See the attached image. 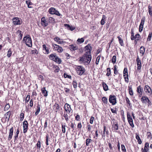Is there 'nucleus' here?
<instances>
[{"label": "nucleus", "mask_w": 152, "mask_h": 152, "mask_svg": "<svg viewBox=\"0 0 152 152\" xmlns=\"http://www.w3.org/2000/svg\"><path fill=\"white\" fill-rule=\"evenodd\" d=\"M91 59V56H85L80 58V61H82L85 65H88L90 63Z\"/></svg>", "instance_id": "obj_1"}, {"label": "nucleus", "mask_w": 152, "mask_h": 152, "mask_svg": "<svg viewBox=\"0 0 152 152\" xmlns=\"http://www.w3.org/2000/svg\"><path fill=\"white\" fill-rule=\"evenodd\" d=\"M23 41L28 47H31L32 46L31 39L29 35H28L24 37L23 38Z\"/></svg>", "instance_id": "obj_2"}, {"label": "nucleus", "mask_w": 152, "mask_h": 152, "mask_svg": "<svg viewBox=\"0 0 152 152\" xmlns=\"http://www.w3.org/2000/svg\"><path fill=\"white\" fill-rule=\"evenodd\" d=\"M76 70L77 73L80 75H82L85 72V71L84 68L81 66H77Z\"/></svg>", "instance_id": "obj_3"}, {"label": "nucleus", "mask_w": 152, "mask_h": 152, "mask_svg": "<svg viewBox=\"0 0 152 152\" xmlns=\"http://www.w3.org/2000/svg\"><path fill=\"white\" fill-rule=\"evenodd\" d=\"M91 45V44H89L85 47V50H88L85 54V56H91V51L92 49V47Z\"/></svg>", "instance_id": "obj_4"}, {"label": "nucleus", "mask_w": 152, "mask_h": 152, "mask_svg": "<svg viewBox=\"0 0 152 152\" xmlns=\"http://www.w3.org/2000/svg\"><path fill=\"white\" fill-rule=\"evenodd\" d=\"M109 100V102L113 105H115L117 103L116 97L114 95H110Z\"/></svg>", "instance_id": "obj_5"}, {"label": "nucleus", "mask_w": 152, "mask_h": 152, "mask_svg": "<svg viewBox=\"0 0 152 152\" xmlns=\"http://www.w3.org/2000/svg\"><path fill=\"white\" fill-rule=\"evenodd\" d=\"M52 46L53 49L57 50L58 52L61 53L63 51V49L62 47L56 44H53Z\"/></svg>", "instance_id": "obj_6"}, {"label": "nucleus", "mask_w": 152, "mask_h": 152, "mask_svg": "<svg viewBox=\"0 0 152 152\" xmlns=\"http://www.w3.org/2000/svg\"><path fill=\"white\" fill-rule=\"evenodd\" d=\"M127 118L128 122L130 124V125L132 127H134V125L133 123V121L132 118L130 114H129L128 113H127Z\"/></svg>", "instance_id": "obj_7"}, {"label": "nucleus", "mask_w": 152, "mask_h": 152, "mask_svg": "<svg viewBox=\"0 0 152 152\" xmlns=\"http://www.w3.org/2000/svg\"><path fill=\"white\" fill-rule=\"evenodd\" d=\"M48 21L45 19V17H43L41 19V23L43 27H45L47 26L48 24Z\"/></svg>", "instance_id": "obj_8"}, {"label": "nucleus", "mask_w": 152, "mask_h": 152, "mask_svg": "<svg viewBox=\"0 0 152 152\" xmlns=\"http://www.w3.org/2000/svg\"><path fill=\"white\" fill-rule=\"evenodd\" d=\"M140 37V35L139 34H136L135 36H134V32L133 30V29H131V39L132 40H133L134 39L136 38H139Z\"/></svg>", "instance_id": "obj_9"}, {"label": "nucleus", "mask_w": 152, "mask_h": 152, "mask_svg": "<svg viewBox=\"0 0 152 152\" xmlns=\"http://www.w3.org/2000/svg\"><path fill=\"white\" fill-rule=\"evenodd\" d=\"M28 127V124L27 121H25L23 122V133L27 132Z\"/></svg>", "instance_id": "obj_10"}, {"label": "nucleus", "mask_w": 152, "mask_h": 152, "mask_svg": "<svg viewBox=\"0 0 152 152\" xmlns=\"http://www.w3.org/2000/svg\"><path fill=\"white\" fill-rule=\"evenodd\" d=\"M136 61L137 69L138 70H140L141 67V61L138 56H137V57Z\"/></svg>", "instance_id": "obj_11"}, {"label": "nucleus", "mask_w": 152, "mask_h": 152, "mask_svg": "<svg viewBox=\"0 0 152 152\" xmlns=\"http://www.w3.org/2000/svg\"><path fill=\"white\" fill-rule=\"evenodd\" d=\"M13 23L15 25H20L21 24L22 22L18 17L14 18L12 19Z\"/></svg>", "instance_id": "obj_12"}, {"label": "nucleus", "mask_w": 152, "mask_h": 152, "mask_svg": "<svg viewBox=\"0 0 152 152\" xmlns=\"http://www.w3.org/2000/svg\"><path fill=\"white\" fill-rule=\"evenodd\" d=\"M64 109L66 112L68 114L70 113L71 110L70 105L67 103L65 104L64 106Z\"/></svg>", "instance_id": "obj_13"}, {"label": "nucleus", "mask_w": 152, "mask_h": 152, "mask_svg": "<svg viewBox=\"0 0 152 152\" xmlns=\"http://www.w3.org/2000/svg\"><path fill=\"white\" fill-rule=\"evenodd\" d=\"M103 134L102 135V138H104L105 135L108 136L109 135V131L107 129H106V126H103Z\"/></svg>", "instance_id": "obj_14"}, {"label": "nucleus", "mask_w": 152, "mask_h": 152, "mask_svg": "<svg viewBox=\"0 0 152 152\" xmlns=\"http://www.w3.org/2000/svg\"><path fill=\"white\" fill-rule=\"evenodd\" d=\"M141 99L143 103H148L149 104L151 103V101L147 97L143 96L142 97Z\"/></svg>", "instance_id": "obj_15"}, {"label": "nucleus", "mask_w": 152, "mask_h": 152, "mask_svg": "<svg viewBox=\"0 0 152 152\" xmlns=\"http://www.w3.org/2000/svg\"><path fill=\"white\" fill-rule=\"evenodd\" d=\"M144 90L145 92L146 93H150L151 94L152 93L151 89V88L148 85H146L145 86Z\"/></svg>", "instance_id": "obj_16"}, {"label": "nucleus", "mask_w": 152, "mask_h": 152, "mask_svg": "<svg viewBox=\"0 0 152 152\" xmlns=\"http://www.w3.org/2000/svg\"><path fill=\"white\" fill-rule=\"evenodd\" d=\"M13 132V128L12 127L10 129L8 140H10L12 138Z\"/></svg>", "instance_id": "obj_17"}, {"label": "nucleus", "mask_w": 152, "mask_h": 152, "mask_svg": "<svg viewBox=\"0 0 152 152\" xmlns=\"http://www.w3.org/2000/svg\"><path fill=\"white\" fill-rule=\"evenodd\" d=\"M53 108L56 112H57L59 109V105L56 103L53 106Z\"/></svg>", "instance_id": "obj_18"}, {"label": "nucleus", "mask_w": 152, "mask_h": 152, "mask_svg": "<svg viewBox=\"0 0 152 152\" xmlns=\"http://www.w3.org/2000/svg\"><path fill=\"white\" fill-rule=\"evenodd\" d=\"M64 26L65 27H67L68 30H70L71 31H73L75 28V27H73L72 26H70L69 24H65Z\"/></svg>", "instance_id": "obj_19"}, {"label": "nucleus", "mask_w": 152, "mask_h": 152, "mask_svg": "<svg viewBox=\"0 0 152 152\" xmlns=\"http://www.w3.org/2000/svg\"><path fill=\"white\" fill-rule=\"evenodd\" d=\"M69 48L71 51H75L78 49V48L76 45H69Z\"/></svg>", "instance_id": "obj_20"}, {"label": "nucleus", "mask_w": 152, "mask_h": 152, "mask_svg": "<svg viewBox=\"0 0 152 152\" xmlns=\"http://www.w3.org/2000/svg\"><path fill=\"white\" fill-rule=\"evenodd\" d=\"M41 90L44 96H47L48 95V91L45 89V87H43L41 89Z\"/></svg>", "instance_id": "obj_21"}, {"label": "nucleus", "mask_w": 152, "mask_h": 152, "mask_svg": "<svg viewBox=\"0 0 152 152\" xmlns=\"http://www.w3.org/2000/svg\"><path fill=\"white\" fill-rule=\"evenodd\" d=\"M56 9L53 8L51 7L49 10L48 12L51 14L54 15L56 12Z\"/></svg>", "instance_id": "obj_22"}, {"label": "nucleus", "mask_w": 152, "mask_h": 152, "mask_svg": "<svg viewBox=\"0 0 152 152\" xmlns=\"http://www.w3.org/2000/svg\"><path fill=\"white\" fill-rule=\"evenodd\" d=\"M57 57L55 54H51L49 56V58L51 60L55 61L56 59V57Z\"/></svg>", "instance_id": "obj_23"}, {"label": "nucleus", "mask_w": 152, "mask_h": 152, "mask_svg": "<svg viewBox=\"0 0 152 152\" xmlns=\"http://www.w3.org/2000/svg\"><path fill=\"white\" fill-rule=\"evenodd\" d=\"M143 91L142 88H141L140 86H139L137 87V92L140 95H142V91Z\"/></svg>", "instance_id": "obj_24"}, {"label": "nucleus", "mask_w": 152, "mask_h": 152, "mask_svg": "<svg viewBox=\"0 0 152 152\" xmlns=\"http://www.w3.org/2000/svg\"><path fill=\"white\" fill-rule=\"evenodd\" d=\"M48 22L54 24L55 22V19L53 18L50 17L48 19Z\"/></svg>", "instance_id": "obj_25"}, {"label": "nucleus", "mask_w": 152, "mask_h": 152, "mask_svg": "<svg viewBox=\"0 0 152 152\" xmlns=\"http://www.w3.org/2000/svg\"><path fill=\"white\" fill-rule=\"evenodd\" d=\"M10 114L11 112L9 111L7 112L6 114H5L4 115L6 118L8 120H9V119Z\"/></svg>", "instance_id": "obj_26"}, {"label": "nucleus", "mask_w": 152, "mask_h": 152, "mask_svg": "<svg viewBox=\"0 0 152 152\" xmlns=\"http://www.w3.org/2000/svg\"><path fill=\"white\" fill-rule=\"evenodd\" d=\"M136 139L137 140V142L139 144H140L142 143V141L140 139V137L139 135L137 134H136Z\"/></svg>", "instance_id": "obj_27"}, {"label": "nucleus", "mask_w": 152, "mask_h": 152, "mask_svg": "<svg viewBox=\"0 0 152 152\" xmlns=\"http://www.w3.org/2000/svg\"><path fill=\"white\" fill-rule=\"evenodd\" d=\"M102 83V86L104 90L105 91H106L107 90H108V86L104 82Z\"/></svg>", "instance_id": "obj_28"}, {"label": "nucleus", "mask_w": 152, "mask_h": 152, "mask_svg": "<svg viewBox=\"0 0 152 152\" xmlns=\"http://www.w3.org/2000/svg\"><path fill=\"white\" fill-rule=\"evenodd\" d=\"M120 44L121 46H123L124 45V43L123 39L122 38L120 37V36H118L117 37Z\"/></svg>", "instance_id": "obj_29"}, {"label": "nucleus", "mask_w": 152, "mask_h": 152, "mask_svg": "<svg viewBox=\"0 0 152 152\" xmlns=\"http://www.w3.org/2000/svg\"><path fill=\"white\" fill-rule=\"evenodd\" d=\"M140 53H142L143 55L144 54L145 51V48L142 46H141L140 48Z\"/></svg>", "instance_id": "obj_30"}, {"label": "nucleus", "mask_w": 152, "mask_h": 152, "mask_svg": "<svg viewBox=\"0 0 152 152\" xmlns=\"http://www.w3.org/2000/svg\"><path fill=\"white\" fill-rule=\"evenodd\" d=\"M106 18V17L105 15H103L102 18L101 20L100 23L102 25H103L105 23V20Z\"/></svg>", "instance_id": "obj_31"}, {"label": "nucleus", "mask_w": 152, "mask_h": 152, "mask_svg": "<svg viewBox=\"0 0 152 152\" xmlns=\"http://www.w3.org/2000/svg\"><path fill=\"white\" fill-rule=\"evenodd\" d=\"M149 146V144L148 142H146L145 144V147L144 148V151H147L149 150L148 147Z\"/></svg>", "instance_id": "obj_32"}, {"label": "nucleus", "mask_w": 152, "mask_h": 152, "mask_svg": "<svg viewBox=\"0 0 152 152\" xmlns=\"http://www.w3.org/2000/svg\"><path fill=\"white\" fill-rule=\"evenodd\" d=\"M148 12L150 15L152 16V7L149 5L148 6Z\"/></svg>", "instance_id": "obj_33"}, {"label": "nucleus", "mask_w": 152, "mask_h": 152, "mask_svg": "<svg viewBox=\"0 0 152 152\" xmlns=\"http://www.w3.org/2000/svg\"><path fill=\"white\" fill-rule=\"evenodd\" d=\"M43 50H45L46 51V53L48 54L49 53V50L46 47L45 45H42Z\"/></svg>", "instance_id": "obj_34"}, {"label": "nucleus", "mask_w": 152, "mask_h": 152, "mask_svg": "<svg viewBox=\"0 0 152 152\" xmlns=\"http://www.w3.org/2000/svg\"><path fill=\"white\" fill-rule=\"evenodd\" d=\"M145 17H143L141 20V21L140 22V26H143V25L145 21Z\"/></svg>", "instance_id": "obj_35"}, {"label": "nucleus", "mask_w": 152, "mask_h": 152, "mask_svg": "<svg viewBox=\"0 0 152 152\" xmlns=\"http://www.w3.org/2000/svg\"><path fill=\"white\" fill-rule=\"evenodd\" d=\"M37 107V110L36 112L35 113V114L36 115L38 114L40 110V107L39 104L38 105Z\"/></svg>", "instance_id": "obj_36"}, {"label": "nucleus", "mask_w": 152, "mask_h": 152, "mask_svg": "<svg viewBox=\"0 0 152 152\" xmlns=\"http://www.w3.org/2000/svg\"><path fill=\"white\" fill-rule=\"evenodd\" d=\"M26 3L28 5V7L29 8H32V7L30 6V5H31L32 4V3L30 1H26Z\"/></svg>", "instance_id": "obj_37"}, {"label": "nucleus", "mask_w": 152, "mask_h": 152, "mask_svg": "<svg viewBox=\"0 0 152 152\" xmlns=\"http://www.w3.org/2000/svg\"><path fill=\"white\" fill-rule=\"evenodd\" d=\"M112 127L115 130H117L118 129V125L117 124H113L112 125Z\"/></svg>", "instance_id": "obj_38"}, {"label": "nucleus", "mask_w": 152, "mask_h": 152, "mask_svg": "<svg viewBox=\"0 0 152 152\" xmlns=\"http://www.w3.org/2000/svg\"><path fill=\"white\" fill-rule=\"evenodd\" d=\"M92 141V140L89 138L87 139L86 140V146H88L89 145V144Z\"/></svg>", "instance_id": "obj_39"}, {"label": "nucleus", "mask_w": 152, "mask_h": 152, "mask_svg": "<svg viewBox=\"0 0 152 152\" xmlns=\"http://www.w3.org/2000/svg\"><path fill=\"white\" fill-rule=\"evenodd\" d=\"M54 61L56 62V63L58 64H60L61 63V59L59 58L57 56V57H56V59H55V60Z\"/></svg>", "instance_id": "obj_40"}, {"label": "nucleus", "mask_w": 152, "mask_h": 152, "mask_svg": "<svg viewBox=\"0 0 152 152\" xmlns=\"http://www.w3.org/2000/svg\"><path fill=\"white\" fill-rule=\"evenodd\" d=\"M53 68L55 69L54 70V72H58L59 71V69L58 66H57L54 65L53 66Z\"/></svg>", "instance_id": "obj_41"}, {"label": "nucleus", "mask_w": 152, "mask_h": 152, "mask_svg": "<svg viewBox=\"0 0 152 152\" xmlns=\"http://www.w3.org/2000/svg\"><path fill=\"white\" fill-rule=\"evenodd\" d=\"M102 100L103 102L105 104H107V99L105 97H103L102 98Z\"/></svg>", "instance_id": "obj_42"}, {"label": "nucleus", "mask_w": 152, "mask_h": 152, "mask_svg": "<svg viewBox=\"0 0 152 152\" xmlns=\"http://www.w3.org/2000/svg\"><path fill=\"white\" fill-rule=\"evenodd\" d=\"M112 62L113 64H114L116 63V56H114L112 58Z\"/></svg>", "instance_id": "obj_43"}, {"label": "nucleus", "mask_w": 152, "mask_h": 152, "mask_svg": "<svg viewBox=\"0 0 152 152\" xmlns=\"http://www.w3.org/2000/svg\"><path fill=\"white\" fill-rule=\"evenodd\" d=\"M129 94L131 96L133 95V93L132 88L129 87Z\"/></svg>", "instance_id": "obj_44"}, {"label": "nucleus", "mask_w": 152, "mask_h": 152, "mask_svg": "<svg viewBox=\"0 0 152 152\" xmlns=\"http://www.w3.org/2000/svg\"><path fill=\"white\" fill-rule=\"evenodd\" d=\"M12 52L11 49H10L8 51V53L7 54V56L8 57H10L12 55Z\"/></svg>", "instance_id": "obj_45"}, {"label": "nucleus", "mask_w": 152, "mask_h": 152, "mask_svg": "<svg viewBox=\"0 0 152 152\" xmlns=\"http://www.w3.org/2000/svg\"><path fill=\"white\" fill-rule=\"evenodd\" d=\"M123 74L124 75H128L127 69L126 68H124L123 71Z\"/></svg>", "instance_id": "obj_46"}, {"label": "nucleus", "mask_w": 152, "mask_h": 152, "mask_svg": "<svg viewBox=\"0 0 152 152\" xmlns=\"http://www.w3.org/2000/svg\"><path fill=\"white\" fill-rule=\"evenodd\" d=\"M10 106L9 104H7L4 107V110L7 111L10 108Z\"/></svg>", "instance_id": "obj_47"}, {"label": "nucleus", "mask_w": 152, "mask_h": 152, "mask_svg": "<svg viewBox=\"0 0 152 152\" xmlns=\"http://www.w3.org/2000/svg\"><path fill=\"white\" fill-rule=\"evenodd\" d=\"M24 117V114L23 113H21L20 115V121H23Z\"/></svg>", "instance_id": "obj_48"}, {"label": "nucleus", "mask_w": 152, "mask_h": 152, "mask_svg": "<svg viewBox=\"0 0 152 152\" xmlns=\"http://www.w3.org/2000/svg\"><path fill=\"white\" fill-rule=\"evenodd\" d=\"M152 33L150 32L148 35V38H147V40L149 41H150L151 40V38L152 36Z\"/></svg>", "instance_id": "obj_49"}, {"label": "nucleus", "mask_w": 152, "mask_h": 152, "mask_svg": "<svg viewBox=\"0 0 152 152\" xmlns=\"http://www.w3.org/2000/svg\"><path fill=\"white\" fill-rule=\"evenodd\" d=\"M147 134L148 136V138H150L151 139L152 138V135L151 133L150 132H147Z\"/></svg>", "instance_id": "obj_50"}, {"label": "nucleus", "mask_w": 152, "mask_h": 152, "mask_svg": "<svg viewBox=\"0 0 152 152\" xmlns=\"http://www.w3.org/2000/svg\"><path fill=\"white\" fill-rule=\"evenodd\" d=\"M77 41L80 42V43H83L84 42V39L83 38L81 39H78L77 40Z\"/></svg>", "instance_id": "obj_51"}, {"label": "nucleus", "mask_w": 152, "mask_h": 152, "mask_svg": "<svg viewBox=\"0 0 152 152\" xmlns=\"http://www.w3.org/2000/svg\"><path fill=\"white\" fill-rule=\"evenodd\" d=\"M124 78L125 79V82L127 83L128 82L129 79L128 75H124Z\"/></svg>", "instance_id": "obj_52"}, {"label": "nucleus", "mask_w": 152, "mask_h": 152, "mask_svg": "<svg viewBox=\"0 0 152 152\" xmlns=\"http://www.w3.org/2000/svg\"><path fill=\"white\" fill-rule=\"evenodd\" d=\"M49 138V136L48 134H47V135L46 136V144L47 145H49V144L48 143Z\"/></svg>", "instance_id": "obj_53"}, {"label": "nucleus", "mask_w": 152, "mask_h": 152, "mask_svg": "<svg viewBox=\"0 0 152 152\" xmlns=\"http://www.w3.org/2000/svg\"><path fill=\"white\" fill-rule=\"evenodd\" d=\"M114 73L115 74L117 75L118 73V71L117 70V68H116V65H115L114 66Z\"/></svg>", "instance_id": "obj_54"}, {"label": "nucleus", "mask_w": 152, "mask_h": 152, "mask_svg": "<svg viewBox=\"0 0 152 152\" xmlns=\"http://www.w3.org/2000/svg\"><path fill=\"white\" fill-rule=\"evenodd\" d=\"M62 132L64 133H65V132L66 130H65V125H63L62 124Z\"/></svg>", "instance_id": "obj_55"}, {"label": "nucleus", "mask_w": 152, "mask_h": 152, "mask_svg": "<svg viewBox=\"0 0 152 152\" xmlns=\"http://www.w3.org/2000/svg\"><path fill=\"white\" fill-rule=\"evenodd\" d=\"M41 142L39 140L38 141L37 143V146L38 148L40 149L41 147Z\"/></svg>", "instance_id": "obj_56"}, {"label": "nucleus", "mask_w": 152, "mask_h": 152, "mask_svg": "<svg viewBox=\"0 0 152 152\" xmlns=\"http://www.w3.org/2000/svg\"><path fill=\"white\" fill-rule=\"evenodd\" d=\"M94 120V118L93 116H91L90 120V123L91 124H93Z\"/></svg>", "instance_id": "obj_57"}, {"label": "nucleus", "mask_w": 152, "mask_h": 152, "mask_svg": "<svg viewBox=\"0 0 152 152\" xmlns=\"http://www.w3.org/2000/svg\"><path fill=\"white\" fill-rule=\"evenodd\" d=\"M77 83L76 82L73 81V85L75 88H76L77 87Z\"/></svg>", "instance_id": "obj_58"}, {"label": "nucleus", "mask_w": 152, "mask_h": 152, "mask_svg": "<svg viewBox=\"0 0 152 152\" xmlns=\"http://www.w3.org/2000/svg\"><path fill=\"white\" fill-rule=\"evenodd\" d=\"M30 96L28 95L26 99L25 102H28L30 99Z\"/></svg>", "instance_id": "obj_59"}, {"label": "nucleus", "mask_w": 152, "mask_h": 152, "mask_svg": "<svg viewBox=\"0 0 152 152\" xmlns=\"http://www.w3.org/2000/svg\"><path fill=\"white\" fill-rule=\"evenodd\" d=\"M121 150L123 152H125L126 149H125L124 145H121Z\"/></svg>", "instance_id": "obj_60"}, {"label": "nucleus", "mask_w": 152, "mask_h": 152, "mask_svg": "<svg viewBox=\"0 0 152 152\" xmlns=\"http://www.w3.org/2000/svg\"><path fill=\"white\" fill-rule=\"evenodd\" d=\"M64 76L65 78L67 77L69 78H70L71 77V76L70 75H69L65 73L64 74Z\"/></svg>", "instance_id": "obj_61"}, {"label": "nucleus", "mask_w": 152, "mask_h": 152, "mask_svg": "<svg viewBox=\"0 0 152 152\" xmlns=\"http://www.w3.org/2000/svg\"><path fill=\"white\" fill-rule=\"evenodd\" d=\"M31 53L32 54H37L38 53L37 50L36 49L32 50L31 51Z\"/></svg>", "instance_id": "obj_62"}, {"label": "nucleus", "mask_w": 152, "mask_h": 152, "mask_svg": "<svg viewBox=\"0 0 152 152\" xmlns=\"http://www.w3.org/2000/svg\"><path fill=\"white\" fill-rule=\"evenodd\" d=\"M126 102L127 103L129 104V106H130L131 103L130 102V101L129 100V99L127 97H126Z\"/></svg>", "instance_id": "obj_63"}, {"label": "nucleus", "mask_w": 152, "mask_h": 152, "mask_svg": "<svg viewBox=\"0 0 152 152\" xmlns=\"http://www.w3.org/2000/svg\"><path fill=\"white\" fill-rule=\"evenodd\" d=\"M75 120L77 121H80V117L79 115H77L75 117Z\"/></svg>", "instance_id": "obj_64"}]
</instances>
